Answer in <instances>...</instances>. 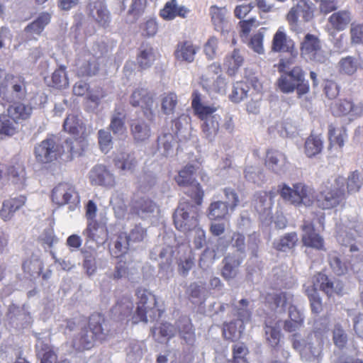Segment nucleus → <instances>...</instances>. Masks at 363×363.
Here are the masks:
<instances>
[{"label": "nucleus", "instance_id": "1", "mask_svg": "<svg viewBox=\"0 0 363 363\" xmlns=\"http://www.w3.org/2000/svg\"><path fill=\"white\" fill-rule=\"evenodd\" d=\"M328 342L326 330H315L305 339L295 334L293 347L298 351L303 360L311 363H319L323 357L324 345Z\"/></svg>", "mask_w": 363, "mask_h": 363}, {"label": "nucleus", "instance_id": "2", "mask_svg": "<svg viewBox=\"0 0 363 363\" xmlns=\"http://www.w3.org/2000/svg\"><path fill=\"white\" fill-rule=\"evenodd\" d=\"M345 179L341 176L328 180L316 197L317 206L323 210L339 206L345 198Z\"/></svg>", "mask_w": 363, "mask_h": 363}, {"label": "nucleus", "instance_id": "3", "mask_svg": "<svg viewBox=\"0 0 363 363\" xmlns=\"http://www.w3.org/2000/svg\"><path fill=\"white\" fill-rule=\"evenodd\" d=\"M27 96L26 83L23 78L6 74L0 69V97L8 102L23 100Z\"/></svg>", "mask_w": 363, "mask_h": 363}, {"label": "nucleus", "instance_id": "4", "mask_svg": "<svg viewBox=\"0 0 363 363\" xmlns=\"http://www.w3.org/2000/svg\"><path fill=\"white\" fill-rule=\"evenodd\" d=\"M279 187L281 198L296 206H311L315 201L314 190L303 183H296L292 187L282 184Z\"/></svg>", "mask_w": 363, "mask_h": 363}, {"label": "nucleus", "instance_id": "5", "mask_svg": "<svg viewBox=\"0 0 363 363\" xmlns=\"http://www.w3.org/2000/svg\"><path fill=\"white\" fill-rule=\"evenodd\" d=\"M138 301L135 313L132 316L133 323L140 321L147 323L160 317L161 312L155 308L156 298L150 292L145 289H138L136 293Z\"/></svg>", "mask_w": 363, "mask_h": 363}, {"label": "nucleus", "instance_id": "6", "mask_svg": "<svg viewBox=\"0 0 363 363\" xmlns=\"http://www.w3.org/2000/svg\"><path fill=\"white\" fill-rule=\"evenodd\" d=\"M200 84L203 89L210 95L224 94L226 91L227 82L221 75L220 65L216 62L208 65L201 76Z\"/></svg>", "mask_w": 363, "mask_h": 363}, {"label": "nucleus", "instance_id": "7", "mask_svg": "<svg viewBox=\"0 0 363 363\" xmlns=\"http://www.w3.org/2000/svg\"><path fill=\"white\" fill-rule=\"evenodd\" d=\"M247 304L246 299H241L237 306L238 318L224 324L223 333L225 339L235 341L240 338L245 330V323L249 321L251 315Z\"/></svg>", "mask_w": 363, "mask_h": 363}, {"label": "nucleus", "instance_id": "8", "mask_svg": "<svg viewBox=\"0 0 363 363\" xmlns=\"http://www.w3.org/2000/svg\"><path fill=\"white\" fill-rule=\"evenodd\" d=\"M197 208L189 203H180L174 213V223L177 230L188 233L198 224Z\"/></svg>", "mask_w": 363, "mask_h": 363}, {"label": "nucleus", "instance_id": "9", "mask_svg": "<svg viewBox=\"0 0 363 363\" xmlns=\"http://www.w3.org/2000/svg\"><path fill=\"white\" fill-rule=\"evenodd\" d=\"M52 200L58 206L67 205L73 211L79 207L80 197L74 186L69 183H60L52 189Z\"/></svg>", "mask_w": 363, "mask_h": 363}, {"label": "nucleus", "instance_id": "10", "mask_svg": "<svg viewBox=\"0 0 363 363\" xmlns=\"http://www.w3.org/2000/svg\"><path fill=\"white\" fill-rule=\"evenodd\" d=\"M299 17H301L306 22H308L313 17L311 6L306 0H296V4L290 9L286 16L291 30L296 33H301L303 30L298 21Z\"/></svg>", "mask_w": 363, "mask_h": 363}, {"label": "nucleus", "instance_id": "11", "mask_svg": "<svg viewBox=\"0 0 363 363\" xmlns=\"http://www.w3.org/2000/svg\"><path fill=\"white\" fill-rule=\"evenodd\" d=\"M337 240L340 245L350 248V252L353 253L350 260V267L354 273L363 272V251L359 252V248L354 244V235L346 230L337 231Z\"/></svg>", "mask_w": 363, "mask_h": 363}, {"label": "nucleus", "instance_id": "12", "mask_svg": "<svg viewBox=\"0 0 363 363\" xmlns=\"http://www.w3.org/2000/svg\"><path fill=\"white\" fill-rule=\"evenodd\" d=\"M194 167L193 165H187L175 177V181L180 186L191 187V192L190 196L195 200V202L199 205L201 203L203 191L201 186L193 178Z\"/></svg>", "mask_w": 363, "mask_h": 363}, {"label": "nucleus", "instance_id": "13", "mask_svg": "<svg viewBox=\"0 0 363 363\" xmlns=\"http://www.w3.org/2000/svg\"><path fill=\"white\" fill-rule=\"evenodd\" d=\"M316 291L318 290L323 291L328 296H330L333 294H342L343 292V283L339 279L335 278H329L324 274L318 273L314 276L313 279V286H311Z\"/></svg>", "mask_w": 363, "mask_h": 363}, {"label": "nucleus", "instance_id": "14", "mask_svg": "<svg viewBox=\"0 0 363 363\" xmlns=\"http://www.w3.org/2000/svg\"><path fill=\"white\" fill-rule=\"evenodd\" d=\"M60 149L55 138H46L35 147L36 160L41 163L51 162L60 155Z\"/></svg>", "mask_w": 363, "mask_h": 363}, {"label": "nucleus", "instance_id": "15", "mask_svg": "<svg viewBox=\"0 0 363 363\" xmlns=\"http://www.w3.org/2000/svg\"><path fill=\"white\" fill-rule=\"evenodd\" d=\"M281 73L277 82L279 89L284 94L293 93L297 86V83L303 77L302 67L295 66L292 68L291 71Z\"/></svg>", "mask_w": 363, "mask_h": 363}, {"label": "nucleus", "instance_id": "16", "mask_svg": "<svg viewBox=\"0 0 363 363\" xmlns=\"http://www.w3.org/2000/svg\"><path fill=\"white\" fill-rule=\"evenodd\" d=\"M301 54L308 59L318 62H324L327 59L321 49L319 39L311 34L306 35L301 43Z\"/></svg>", "mask_w": 363, "mask_h": 363}, {"label": "nucleus", "instance_id": "17", "mask_svg": "<svg viewBox=\"0 0 363 363\" xmlns=\"http://www.w3.org/2000/svg\"><path fill=\"white\" fill-rule=\"evenodd\" d=\"M89 179L91 184L111 189L116 184L115 175L105 166H94L89 173Z\"/></svg>", "mask_w": 363, "mask_h": 363}, {"label": "nucleus", "instance_id": "18", "mask_svg": "<svg viewBox=\"0 0 363 363\" xmlns=\"http://www.w3.org/2000/svg\"><path fill=\"white\" fill-rule=\"evenodd\" d=\"M133 211L142 219L151 220L160 213L158 206L151 199L140 198L133 203Z\"/></svg>", "mask_w": 363, "mask_h": 363}, {"label": "nucleus", "instance_id": "19", "mask_svg": "<svg viewBox=\"0 0 363 363\" xmlns=\"http://www.w3.org/2000/svg\"><path fill=\"white\" fill-rule=\"evenodd\" d=\"M130 103L133 106H140L147 118L152 116L154 100L146 89H135L130 96Z\"/></svg>", "mask_w": 363, "mask_h": 363}, {"label": "nucleus", "instance_id": "20", "mask_svg": "<svg viewBox=\"0 0 363 363\" xmlns=\"http://www.w3.org/2000/svg\"><path fill=\"white\" fill-rule=\"evenodd\" d=\"M178 255L177 271L181 276L185 277L194 266V255L187 244H182L178 247Z\"/></svg>", "mask_w": 363, "mask_h": 363}, {"label": "nucleus", "instance_id": "21", "mask_svg": "<svg viewBox=\"0 0 363 363\" xmlns=\"http://www.w3.org/2000/svg\"><path fill=\"white\" fill-rule=\"evenodd\" d=\"M76 66L78 74L81 76L95 75L99 70L96 57L86 50L79 55L76 60Z\"/></svg>", "mask_w": 363, "mask_h": 363}, {"label": "nucleus", "instance_id": "22", "mask_svg": "<svg viewBox=\"0 0 363 363\" xmlns=\"http://www.w3.org/2000/svg\"><path fill=\"white\" fill-rule=\"evenodd\" d=\"M303 244L316 250H322L324 247L323 238L315 231L313 225L309 221H304L301 225Z\"/></svg>", "mask_w": 363, "mask_h": 363}, {"label": "nucleus", "instance_id": "23", "mask_svg": "<svg viewBox=\"0 0 363 363\" xmlns=\"http://www.w3.org/2000/svg\"><path fill=\"white\" fill-rule=\"evenodd\" d=\"M274 196V193L272 191L257 192L252 200V206L255 211L260 215L269 216L271 213Z\"/></svg>", "mask_w": 363, "mask_h": 363}, {"label": "nucleus", "instance_id": "24", "mask_svg": "<svg viewBox=\"0 0 363 363\" xmlns=\"http://www.w3.org/2000/svg\"><path fill=\"white\" fill-rule=\"evenodd\" d=\"M272 50L277 52L293 53L294 42L286 34L285 28L281 26L273 36Z\"/></svg>", "mask_w": 363, "mask_h": 363}, {"label": "nucleus", "instance_id": "25", "mask_svg": "<svg viewBox=\"0 0 363 363\" xmlns=\"http://www.w3.org/2000/svg\"><path fill=\"white\" fill-rule=\"evenodd\" d=\"M216 111H206L203 118L199 117L203 121L202 131L206 139L211 141L214 139L219 130L220 116L216 113Z\"/></svg>", "mask_w": 363, "mask_h": 363}, {"label": "nucleus", "instance_id": "26", "mask_svg": "<svg viewBox=\"0 0 363 363\" xmlns=\"http://www.w3.org/2000/svg\"><path fill=\"white\" fill-rule=\"evenodd\" d=\"M264 298L277 313H282L293 305L294 296L290 292L285 291L268 294Z\"/></svg>", "mask_w": 363, "mask_h": 363}, {"label": "nucleus", "instance_id": "27", "mask_svg": "<svg viewBox=\"0 0 363 363\" xmlns=\"http://www.w3.org/2000/svg\"><path fill=\"white\" fill-rule=\"evenodd\" d=\"M198 48L191 41L184 40L177 43L174 52L177 60L182 62L191 63Z\"/></svg>", "mask_w": 363, "mask_h": 363}, {"label": "nucleus", "instance_id": "28", "mask_svg": "<svg viewBox=\"0 0 363 363\" xmlns=\"http://www.w3.org/2000/svg\"><path fill=\"white\" fill-rule=\"evenodd\" d=\"M13 102L12 104L9 106L6 113L14 121L20 124L30 118L33 112V108L30 104L16 101Z\"/></svg>", "mask_w": 363, "mask_h": 363}, {"label": "nucleus", "instance_id": "29", "mask_svg": "<svg viewBox=\"0 0 363 363\" xmlns=\"http://www.w3.org/2000/svg\"><path fill=\"white\" fill-rule=\"evenodd\" d=\"M96 340H103L108 333V325L104 318L100 314H94L90 317L89 328Z\"/></svg>", "mask_w": 363, "mask_h": 363}, {"label": "nucleus", "instance_id": "30", "mask_svg": "<svg viewBox=\"0 0 363 363\" xmlns=\"http://www.w3.org/2000/svg\"><path fill=\"white\" fill-rule=\"evenodd\" d=\"M127 201L125 195L121 191L115 190L112 192L109 203L116 218L125 217L128 211Z\"/></svg>", "mask_w": 363, "mask_h": 363}, {"label": "nucleus", "instance_id": "31", "mask_svg": "<svg viewBox=\"0 0 363 363\" xmlns=\"http://www.w3.org/2000/svg\"><path fill=\"white\" fill-rule=\"evenodd\" d=\"M211 21L217 31L223 33L227 28L228 21V10L225 7H218L217 6H212L209 9Z\"/></svg>", "mask_w": 363, "mask_h": 363}, {"label": "nucleus", "instance_id": "32", "mask_svg": "<svg viewBox=\"0 0 363 363\" xmlns=\"http://www.w3.org/2000/svg\"><path fill=\"white\" fill-rule=\"evenodd\" d=\"M63 128L65 131L73 135H84L86 131L82 116L74 113L69 114L67 116Z\"/></svg>", "mask_w": 363, "mask_h": 363}, {"label": "nucleus", "instance_id": "33", "mask_svg": "<svg viewBox=\"0 0 363 363\" xmlns=\"http://www.w3.org/2000/svg\"><path fill=\"white\" fill-rule=\"evenodd\" d=\"M298 240V235L295 232L285 233L273 242V247L280 252H287L293 250Z\"/></svg>", "mask_w": 363, "mask_h": 363}, {"label": "nucleus", "instance_id": "34", "mask_svg": "<svg viewBox=\"0 0 363 363\" xmlns=\"http://www.w3.org/2000/svg\"><path fill=\"white\" fill-rule=\"evenodd\" d=\"M125 114L121 108H116L111 117L109 128L113 133L119 138H123L126 134L125 125Z\"/></svg>", "mask_w": 363, "mask_h": 363}, {"label": "nucleus", "instance_id": "35", "mask_svg": "<svg viewBox=\"0 0 363 363\" xmlns=\"http://www.w3.org/2000/svg\"><path fill=\"white\" fill-rule=\"evenodd\" d=\"M286 159L284 154L279 151L269 150L267 153L266 165L276 174L284 172Z\"/></svg>", "mask_w": 363, "mask_h": 363}, {"label": "nucleus", "instance_id": "36", "mask_svg": "<svg viewBox=\"0 0 363 363\" xmlns=\"http://www.w3.org/2000/svg\"><path fill=\"white\" fill-rule=\"evenodd\" d=\"M83 235L86 238V243L91 241L96 243H103L107 237L105 228L95 223H89L86 228L83 231Z\"/></svg>", "mask_w": 363, "mask_h": 363}, {"label": "nucleus", "instance_id": "37", "mask_svg": "<svg viewBox=\"0 0 363 363\" xmlns=\"http://www.w3.org/2000/svg\"><path fill=\"white\" fill-rule=\"evenodd\" d=\"M89 14L100 25L105 26L110 22V13L102 1H95L89 4Z\"/></svg>", "mask_w": 363, "mask_h": 363}, {"label": "nucleus", "instance_id": "38", "mask_svg": "<svg viewBox=\"0 0 363 363\" xmlns=\"http://www.w3.org/2000/svg\"><path fill=\"white\" fill-rule=\"evenodd\" d=\"M156 60V52L148 44H143L140 48L137 62L140 67L147 69L151 67Z\"/></svg>", "mask_w": 363, "mask_h": 363}, {"label": "nucleus", "instance_id": "39", "mask_svg": "<svg viewBox=\"0 0 363 363\" xmlns=\"http://www.w3.org/2000/svg\"><path fill=\"white\" fill-rule=\"evenodd\" d=\"M116 167L124 173H132L137 166V161L134 156L130 153L122 152L116 155L114 158Z\"/></svg>", "mask_w": 363, "mask_h": 363}, {"label": "nucleus", "instance_id": "40", "mask_svg": "<svg viewBox=\"0 0 363 363\" xmlns=\"http://www.w3.org/2000/svg\"><path fill=\"white\" fill-rule=\"evenodd\" d=\"M177 328L180 337L189 345H193L196 341V335L191 320L183 318L177 322Z\"/></svg>", "mask_w": 363, "mask_h": 363}, {"label": "nucleus", "instance_id": "41", "mask_svg": "<svg viewBox=\"0 0 363 363\" xmlns=\"http://www.w3.org/2000/svg\"><path fill=\"white\" fill-rule=\"evenodd\" d=\"M74 136L75 137L76 135ZM77 136L74 138L67 139L65 141V147L72 157L82 155L88 145V142L84 135Z\"/></svg>", "mask_w": 363, "mask_h": 363}, {"label": "nucleus", "instance_id": "42", "mask_svg": "<svg viewBox=\"0 0 363 363\" xmlns=\"http://www.w3.org/2000/svg\"><path fill=\"white\" fill-rule=\"evenodd\" d=\"M50 15L48 13L43 12L40 13L36 20L26 27L25 32L28 35V38H31L34 35H40L45 27L50 23Z\"/></svg>", "mask_w": 363, "mask_h": 363}, {"label": "nucleus", "instance_id": "43", "mask_svg": "<svg viewBox=\"0 0 363 363\" xmlns=\"http://www.w3.org/2000/svg\"><path fill=\"white\" fill-rule=\"evenodd\" d=\"M281 321L276 322L267 321L265 325V337L269 345L272 347L279 345L281 340Z\"/></svg>", "mask_w": 363, "mask_h": 363}, {"label": "nucleus", "instance_id": "44", "mask_svg": "<svg viewBox=\"0 0 363 363\" xmlns=\"http://www.w3.org/2000/svg\"><path fill=\"white\" fill-rule=\"evenodd\" d=\"M244 58L241 52L238 49L234 50L226 55L223 65L227 69L229 75H234L238 69L242 66Z\"/></svg>", "mask_w": 363, "mask_h": 363}, {"label": "nucleus", "instance_id": "45", "mask_svg": "<svg viewBox=\"0 0 363 363\" xmlns=\"http://www.w3.org/2000/svg\"><path fill=\"white\" fill-rule=\"evenodd\" d=\"M242 259V258L235 256H228L223 259L224 266L222 270V276L225 279L230 280L235 277Z\"/></svg>", "mask_w": 363, "mask_h": 363}, {"label": "nucleus", "instance_id": "46", "mask_svg": "<svg viewBox=\"0 0 363 363\" xmlns=\"http://www.w3.org/2000/svg\"><path fill=\"white\" fill-rule=\"evenodd\" d=\"M96 339L87 328L82 330L73 340V347L77 350H89L94 345Z\"/></svg>", "mask_w": 363, "mask_h": 363}, {"label": "nucleus", "instance_id": "47", "mask_svg": "<svg viewBox=\"0 0 363 363\" xmlns=\"http://www.w3.org/2000/svg\"><path fill=\"white\" fill-rule=\"evenodd\" d=\"M18 125L7 113L0 114L1 135L13 136L18 132Z\"/></svg>", "mask_w": 363, "mask_h": 363}, {"label": "nucleus", "instance_id": "48", "mask_svg": "<svg viewBox=\"0 0 363 363\" xmlns=\"http://www.w3.org/2000/svg\"><path fill=\"white\" fill-rule=\"evenodd\" d=\"M131 132L134 139L138 142L147 140L151 135L149 125L143 121H135L131 124Z\"/></svg>", "mask_w": 363, "mask_h": 363}, {"label": "nucleus", "instance_id": "49", "mask_svg": "<svg viewBox=\"0 0 363 363\" xmlns=\"http://www.w3.org/2000/svg\"><path fill=\"white\" fill-rule=\"evenodd\" d=\"M350 21V13L347 11L333 13L329 18V23L337 30H345Z\"/></svg>", "mask_w": 363, "mask_h": 363}, {"label": "nucleus", "instance_id": "50", "mask_svg": "<svg viewBox=\"0 0 363 363\" xmlns=\"http://www.w3.org/2000/svg\"><path fill=\"white\" fill-rule=\"evenodd\" d=\"M9 176L11 182L18 190L23 189L26 186V174L23 166L12 167L9 169Z\"/></svg>", "mask_w": 363, "mask_h": 363}, {"label": "nucleus", "instance_id": "51", "mask_svg": "<svg viewBox=\"0 0 363 363\" xmlns=\"http://www.w3.org/2000/svg\"><path fill=\"white\" fill-rule=\"evenodd\" d=\"M158 148L164 156H169L174 152V147L177 143L173 134L167 133L158 137Z\"/></svg>", "mask_w": 363, "mask_h": 363}, {"label": "nucleus", "instance_id": "52", "mask_svg": "<svg viewBox=\"0 0 363 363\" xmlns=\"http://www.w3.org/2000/svg\"><path fill=\"white\" fill-rule=\"evenodd\" d=\"M37 355L41 359V363H56L57 356L50 350L48 344L38 339L36 342Z\"/></svg>", "mask_w": 363, "mask_h": 363}, {"label": "nucleus", "instance_id": "53", "mask_svg": "<svg viewBox=\"0 0 363 363\" xmlns=\"http://www.w3.org/2000/svg\"><path fill=\"white\" fill-rule=\"evenodd\" d=\"M323 149V140L320 135H311L305 142V153L308 157L319 154Z\"/></svg>", "mask_w": 363, "mask_h": 363}, {"label": "nucleus", "instance_id": "54", "mask_svg": "<svg viewBox=\"0 0 363 363\" xmlns=\"http://www.w3.org/2000/svg\"><path fill=\"white\" fill-rule=\"evenodd\" d=\"M228 208L225 202H212L208 208V216L211 220L226 218L228 215Z\"/></svg>", "mask_w": 363, "mask_h": 363}, {"label": "nucleus", "instance_id": "55", "mask_svg": "<svg viewBox=\"0 0 363 363\" xmlns=\"http://www.w3.org/2000/svg\"><path fill=\"white\" fill-rule=\"evenodd\" d=\"M152 333L157 341L162 342L165 339L174 336L176 330L171 324L164 323L159 328L152 329Z\"/></svg>", "mask_w": 363, "mask_h": 363}, {"label": "nucleus", "instance_id": "56", "mask_svg": "<svg viewBox=\"0 0 363 363\" xmlns=\"http://www.w3.org/2000/svg\"><path fill=\"white\" fill-rule=\"evenodd\" d=\"M347 137L346 131L343 128H335L332 124L328 127V138L331 145H338L342 147Z\"/></svg>", "mask_w": 363, "mask_h": 363}, {"label": "nucleus", "instance_id": "57", "mask_svg": "<svg viewBox=\"0 0 363 363\" xmlns=\"http://www.w3.org/2000/svg\"><path fill=\"white\" fill-rule=\"evenodd\" d=\"M133 303L130 298L123 297L113 308V313L127 318L132 314Z\"/></svg>", "mask_w": 363, "mask_h": 363}, {"label": "nucleus", "instance_id": "58", "mask_svg": "<svg viewBox=\"0 0 363 363\" xmlns=\"http://www.w3.org/2000/svg\"><path fill=\"white\" fill-rule=\"evenodd\" d=\"M249 91V86L244 82H237L233 84V90L229 97L235 103H239L245 99Z\"/></svg>", "mask_w": 363, "mask_h": 363}, {"label": "nucleus", "instance_id": "59", "mask_svg": "<svg viewBox=\"0 0 363 363\" xmlns=\"http://www.w3.org/2000/svg\"><path fill=\"white\" fill-rule=\"evenodd\" d=\"M338 65L340 72L347 75L355 73L359 66L357 60L352 56L342 57Z\"/></svg>", "mask_w": 363, "mask_h": 363}, {"label": "nucleus", "instance_id": "60", "mask_svg": "<svg viewBox=\"0 0 363 363\" xmlns=\"http://www.w3.org/2000/svg\"><path fill=\"white\" fill-rule=\"evenodd\" d=\"M328 260L333 271L337 275H343L348 271V266L342 262L336 252H331L328 255Z\"/></svg>", "mask_w": 363, "mask_h": 363}, {"label": "nucleus", "instance_id": "61", "mask_svg": "<svg viewBox=\"0 0 363 363\" xmlns=\"http://www.w3.org/2000/svg\"><path fill=\"white\" fill-rule=\"evenodd\" d=\"M363 184V177L357 171L351 172L347 179V189L349 194L358 192Z\"/></svg>", "mask_w": 363, "mask_h": 363}, {"label": "nucleus", "instance_id": "62", "mask_svg": "<svg viewBox=\"0 0 363 363\" xmlns=\"http://www.w3.org/2000/svg\"><path fill=\"white\" fill-rule=\"evenodd\" d=\"M177 96L174 93H168L162 98V110L166 115L172 114L177 104Z\"/></svg>", "mask_w": 363, "mask_h": 363}, {"label": "nucleus", "instance_id": "63", "mask_svg": "<svg viewBox=\"0 0 363 363\" xmlns=\"http://www.w3.org/2000/svg\"><path fill=\"white\" fill-rule=\"evenodd\" d=\"M9 315L11 322L16 328H26L29 325L31 322L30 315L24 310H18L16 315H13V313L10 312Z\"/></svg>", "mask_w": 363, "mask_h": 363}, {"label": "nucleus", "instance_id": "64", "mask_svg": "<svg viewBox=\"0 0 363 363\" xmlns=\"http://www.w3.org/2000/svg\"><path fill=\"white\" fill-rule=\"evenodd\" d=\"M66 67L61 65L57 69L52 75L53 86L56 88L62 89L68 86V79L66 74Z\"/></svg>", "mask_w": 363, "mask_h": 363}]
</instances>
